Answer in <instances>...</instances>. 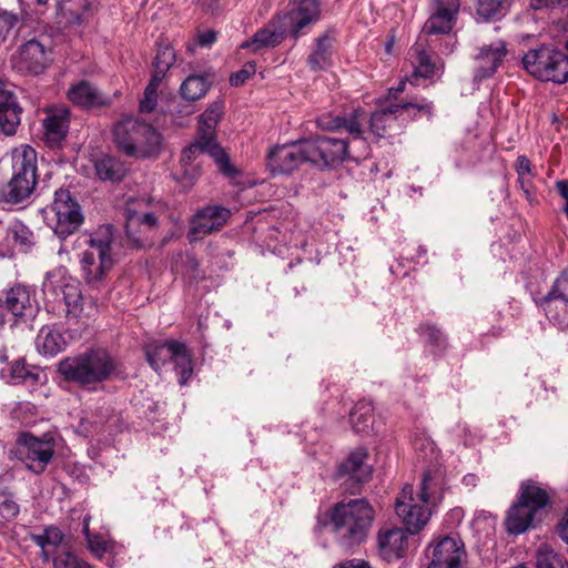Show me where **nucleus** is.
Returning a JSON list of instances; mask_svg holds the SVG:
<instances>
[{
    "instance_id": "obj_1",
    "label": "nucleus",
    "mask_w": 568,
    "mask_h": 568,
    "mask_svg": "<svg viewBox=\"0 0 568 568\" xmlns=\"http://www.w3.org/2000/svg\"><path fill=\"white\" fill-rule=\"evenodd\" d=\"M321 125L332 131L345 130L351 135V139L321 135L306 140L310 162L314 164L335 165L352 156V143H358L362 148L366 149L363 139V126L356 114L348 119L335 116L327 123L322 121Z\"/></svg>"
},
{
    "instance_id": "obj_2",
    "label": "nucleus",
    "mask_w": 568,
    "mask_h": 568,
    "mask_svg": "<svg viewBox=\"0 0 568 568\" xmlns=\"http://www.w3.org/2000/svg\"><path fill=\"white\" fill-rule=\"evenodd\" d=\"M439 484L429 473L424 474L419 490L414 493L412 485L406 484L396 499V514L409 534H417L430 518V506L439 500Z\"/></svg>"
},
{
    "instance_id": "obj_3",
    "label": "nucleus",
    "mask_w": 568,
    "mask_h": 568,
    "mask_svg": "<svg viewBox=\"0 0 568 568\" xmlns=\"http://www.w3.org/2000/svg\"><path fill=\"white\" fill-rule=\"evenodd\" d=\"M373 520L374 510L364 499L337 504L331 514L335 538L344 549L364 542Z\"/></svg>"
},
{
    "instance_id": "obj_4",
    "label": "nucleus",
    "mask_w": 568,
    "mask_h": 568,
    "mask_svg": "<svg viewBox=\"0 0 568 568\" xmlns=\"http://www.w3.org/2000/svg\"><path fill=\"white\" fill-rule=\"evenodd\" d=\"M87 245L81 255V275L84 282L99 287L114 265V234L111 225H103L93 233L81 237Z\"/></svg>"
},
{
    "instance_id": "obj_5",
    "label": "nucleus",
    "mask_w": 568,
    "mask_h": 568,
    "mask_svg": "<svg viewBox=\"0 0 568 568\" xmlns=\"http://www.w3.org/2000/svg\"><path fill=\"white\" fill-rule=\"evenodd\" d=\"M58 371L65 381L90 387L109 379L115 362L105 349H89L60 361Z\"/></svg>"
},
{
    "instance_id": "obj_6",
    "label": "nucleus",
    "mask_w": 568,
    "mask_h": 568,
    "mask_svg": "<svg viewBox=\"0 0 568 568\" xmlns=\"http://www.w3.org/2000/svg\"><path fill=\"white\" fill-rule=\"evenodd\" d=\"M12 175L0 187V207L7 204H20L27 200L37 183V152L30 145H20L11 152Z\"/></svg>"
},
{
    "instance_id": "obj_7",
    "label": "nucleus",
    "mask_w": 568,
    "mask_h": 568,
    "mask_svg": "<svg viewBox=\"0 0 568 568\" xmlns=\"http://www.w3.org/2000/svg\"><path fill=\"white\" fill-rule=\"evenodd\" d=\"M113 142L126 155L145 159L159 154L162 136L152 125L125 116L113 126Z\"/></svg>"
},
{
    "instance_id": "obj_8",
    "label": "nucleus",
    "mask_w": 568,
    "mask_h": 568,
    "mask_svg": "<svg viewBox=\"0 0 568 568\" xmlns=\"http://www.w3.org/2000/svg\"><path fill=\"white\" fill-rule=\"evenodd\" d=\"M549 503V496L545 489L534 481L523 483L519 498L510 509L506 518V528L509 534L519 535L532 527L538 513Z\"/></svg>"
},
{
    "instance_id": "obj_9",
    "label": "nucleus",
    "mask_w": 568,
    "mask_h": 568,
    "mask_svg": "<svg viewBox=\"0 0 568 568\" xmlns=\"http://www.w3.org/2000/svg\"><path fill=\"white\" fill-rule=\"evenodd\" d=\"M47 225L60 239H67L83 223V214L79 203L71 196L70 191L59 189L50 205L42 210Z\"/></svg>"
},
{
    "instance_id": "obj_10",
    "label": "nucleus",
    "mask_w": 568,
    "mask_h": 568,
    "mask_svg": "<svg viewBox=\"0 0 568 568\" xmlns=\"http://www.w3.org/2000/svg\"><path fill=\"white\" fill-rule=\"evenodd\" d=\"M526 71L540 81L568 82V55L550 47L529 50L523 58Z\"/></svg>"
},
{
    "instance_id": "obj_11",
    "label": "nucleus",
    "mask_w": 568,
    "mask_h": 568,
    "mask_svg": "<svg viewBox=\"0 0 568 568\" xmlns=\"http://www.w3.org/2000/svg\"><path fill=\"white\" fill-rule=\"evenodd\" d=\"M55 453L54 438L44 434L42 437H36L29 433H22L17 439V458L30 471L42 474L51 463Z\"/></svg>"
},
{
    "instance_id": "obj_12",
    "label": "nucleus",
    "mask_w": 568,
    "mask_h": 568,
    "mask_svg": "<svg viewBox=\"0 0 568 568\" xmlns=\"http://www.w3.org/2000/svg\"><path fill=\"white\" fill-rule=\"evenodd\" d=\"M52 62V50L42 40L33 38L22 43L12 55L13 68L22 74L43 73Z\"/></svg>"
},
{
    "instance_id": "obj_13",
    "label": "nucleus",
    "mask_w": 568,
    "mask_h": 568,
    "mask_svg": "<svg viewBox=\"0 0 568 568\" xmlns=\"http://www.w3.org/2000/svg\"><path fill=\"white\" fill-rule=\"evenodd\" d=\"M427 568H460L467 560L463 540L457 535H447L434 540L426 550Z\"/></svg>"
},
{
    "instance_id": "obj_14",
    "label": "nucleus",
    "mask_w": 568,
    "mask_h": 568,
    "mask_svg": "<svg viewBox=\"0 0 568 568\" xmlns=\"http://www.w3.org/2000/svg\"><path fill=\"white\" fill-rule=\"evenodd\" d=\"M304 162H310L306 140L273 148L267 155L266 165L273 174H286Z\"/></svg>"
},
{
    "instance_id": "obj_15",
    "label": "nucleus",
    "mask_w": 568,
    "mask_h": 568,
    "mask_svg": "<svg viewBox=\"0 0 568 568\" xmlns=\"http://www.w3.org/2000/svg\"><path fill=\"white\" fill-rule=\"evenodd\" d=\"M61 292L68 321L84 322L97 313L95 302L82 295L80 284L77 281L69 280L63 283Z\"/></svg>"
},
{
    "instance_id": "obj_16",
    "label": "nucleus",
    "mask_w": 568,
    "mask_h": 568,
    "mask_svg": "<svg viewBox=\"0 0 568 568\" xmlns=\"http://www.w3.org/2000/svg\"><path fill=\"white\" fill-rule=\"evenodd\" d=\"M231 216V211L222 205H207L200 209L191 220L190 236L201 239L220 231Z\"/></svg>"
},
{
    "instance_id": "obj_17",
    "label": "nucleus",
    "mask_w": 568,
    "mask_h": 568,
    "mask_svg": "<svg viewBox=\"0 0 568 568\" xmlns=\"http://www.w3.org/2000/svg\"><path fill=\"white\" fill-rule=\"evenodd\" d=\"M459 10L458 0H433V13L423 27L426 34H445L453 30Z\"/></svg>"
},
{
    "instance_id": "obj_18",
    "label": "nucleus",
    "mask_w": 568,
    "mask_h": 568,
    "mask_svg": "<svg viewBox=\"0 0 568 568\" xmlns=\"http://www.w3.org/2000/svg\"><path fill=\"white\" fill-rule=\"evenodd\" d=\"M290 7L285 20L292 37L297 39L305 27L318 20L321 3L320 0H290Z\"/></svg>"
},
{
    "instance_id": "obj_19",
    "label": "nucleus",
    "mask_w": 568,
    "mask_h": 568,
    "mask_svg": "<svg viewBox=\"0 0 568 568\" xmlns=\"http://www.w3.org/2000/svg\"><path fill=\"white\" fill-rule=\"evenodd\" d=\"M407 530L399 527H382L377 534L379 556L387 562L398 560L406 554L408 547Z\"/></svg>"
},
{
    "instance_id": "obj_20",
    "label": "nucleus",
    "mask_w": 568,
    "mask_h": 568,
    "mask_svg": "<svg viewBox=\"0 0 568 568\" xmlns=\"http://www.w3.org/2000/svg\"><path fill=\"white\" fill-rule=\"evenodd\" d=\"M204 153L214 159L222 173L226 175H232L234 173L225 151L216 143V141H209L207 139H203L200 134H197V138L193 143L182 151L181 162L189 164L196 159L199 154Z\"/></svg>"
},
{
    "instance_id": "obj_21",
    "label": "nucleus",
    "mask_w": 568,
    "mask_h": 568,
    "mask_svg": "<svg viewBox=\"0 0 568 568\" xmlns=\"http://www.w3.org/2000/svg\"><path fill=\"white\" fill-rule=\"evenodd\" d=\"M21 112L14 93L4 84L0 85V130L6 135H13L17 132Z\"/></svg>"
},
{
    "instance_id": "obj_22",
    "label": "nucleus",
    "mask_w": 568,
    "mask_h": 568,
    "mask_svg": "<svg viewBox=\"0 0 568 568\" xmlns=\"http://www.w3.org/2000/svg\"><path fill=\"white\" fill-rule=\"evenodd\" d=\"M506 54L507 49L504 41H497L490 45L481 47L478 54L475 57L478 63L475 78L481 80L493 75L503 63Z\"/></svg>"
},
{
    "instance_id": "obj_23",
    "label": "nucleus",
    "mask_w": 568,
    "mask_h": 568,
    "mask_svg": "<svg viewBox=\"0 0 568 568\" xmlns=\"http://www.w3.org/2000/svg\"><path fill=\"white\" fill-rule=\"evenodd\" d=\"M368 453L365 448L353 450L337 470V478L347 477L356 483H363L371 478L372 466L367 463Z\"/></svg>"
},
{
    "instance_id": "obj_24",
    "label": "nucleus",
    "mask_w": 568,
    "mask_h": 568,
    "mask_svg": "<svg viewBox=\"0 0 568 568\" xmlns=\"http://www.w3.org/2000/svg\"><path fill=\"white\" fill-rule=\"evenodd\" d=\"M14 317H31L37 312L36 301L31 298L30 291L26 286H14L6 293V298L0 305Z\"/></svg>"
},
{
    "instance_id": "obj_25",
    "label": "nucleus",
    "mask_w": 568,
    "mask_h": 568,
    "mask_svg": "<svg viewBox=\"0 0 568 568\" xmlns=\"http://www.w3.org/2000/svg\"><path fill=\"white\" fill-rule=\"evenodd\" d=\"M412 51L415 60L413 62L414 71L408 79L410 83H415L418 78L435 79L443 74L444 63L440 59L433 60L420 45H415Z\"/></svg>"
},
{
    "instance_id": "obj_26",
    "label": "nucleus",
    "mask_w": 568,
    "mask_h": 568,
    "mask_svg": "<svg viewBox=\"0 0 568 568\" xmlns=\"http://www.w3.org/2000/svg\"><path fill=\"white\" fill-rule=\"evenodd\" d=\"M69 129V110L50 109L43 119L44 136L48 143L58 144L65 136Z\"/></svg>"
},
{
    "instance_id": "obj_27",
    "label": "nucleus",
    "mask_w": 568,
    "mask_h": 568,
    "mask_svg": "<svg viewBox=\"0 0 568 568\" xmlns=\"http://www.w3.org/2000/svg\"><path fill=\"white\" fill-rule=\"evenodd\" d=\"M68 346L67 339L57 326L41 327L36 337V347L44 356L53 357Z\"/></svg>"
},
{
    "instance_id": "obj_28",
    "label": "nucleus",
    "mask_w": 568,
    "mask_h": 568,
    "mask_svg": "<svg viewBox=\"0 0 568 568\" xmlns=\"http://www.w3.org/2000/svg\"><path fill=\"white\" fill-rule=\"evenodd\" d=\"M68 98L72 103L82 108L100 106L109 103L108 98L88 81H80L72 85L68 91Z\"/></svg>"
},
{
    "instance_id": "obj_29",
    "label": "nucleus",
    "mask_w": 568,
    "mask_h": 568,
    "mask_svg": "<svg viewBox=\"0 0 568 568\" xmlns=\"http://www.w3.org/2000/svg\"><path fill=\"white\" fill-rule=\"evenodd\" d=\"M148 206V202L143 199L130 201L126 205V231L130 234L131 230L136 225H143L145 229L151 230L156 225L158 217L143 209Z\"/></svg>"
},
{
    "instance_id": "obj_30",
    "label": "nucleus",
    "mask_w": 568,
    "mask_h": 568,
    "mask_svg": "<svg viewBox=\"0 0 568 568\" xmlns=\"http://www.w3.org/2000/svg\"><path fill=\"white\" fill-rule=\"evenodd\" d=\"M224 113V102L216 100L201 114L199 134L209 141H215V128Z\"/></svg>"
},
{
    "instance_id": "obj_31",
    "label": "nucleus",
    "mask_w": 568,
    "mask_h": 568,
    "mask_svg": "<svg viewBox=\"0 0 568 568\" xmlns=\"http://www.w3.org/2000/svg\"><path fill=\"white\" fill-rule=\"evenodd\" d=\"M172 357L180 385H185L193 374L192 356L184 343L175 341L172 344Z\"/></svg>"
},
{
    "instance_id": "obj_32",
    "label": "nucleus",
    "mask_w": 568,
    "mask_h": 568,
    "mask_svg": "<svg viewBox=\"0 0 568 568\" xmlns=\"http://www.w3.org/2000/svg\"><path fill=\"white\" fill-rule=\"evenodd\" d=\"M175 339L166 342L153 341L145 345L144 353L148 363L155 371L159 372L172 357V344Z\"/></svg>"
},
{
    "instance_id": "obj_33",
    "label": "nucleus",
    "mask_w": 568,
    "mask_h": 568,
    "mask_svg": "<svg viewBox=\"0 0 568 568\" xmlns=\"http://www.w3.org/2000/svg\"><path fill=\"white\" fill-rule=\"evenodd\" d=\"M95 172L102 181L116 182L124 178L126 168L112 156H102L95 162Z\"/></svg>"
},
{
    "instance_id": "obj_34",
    "label": "nucleus",
    "mask_w": 568,
    "mask_h": 568,
    "mask_svg": "<svg viewBox=\"0 0 568 568\" xmlns=\"http://www.w3.org/2000/svg\"><path fill=\"white\" fill-rule=\"evenodd\" d=\"M373 412L372 403L365 400L356 403L349 416L356 433H367L373 427Z\"/></svg>"
},
{
    "instance_id": "obj_35",
    "label": "nucleus",
    "mask_w": 568,
    "mask_h": 568,
    "mask_svg": "<svg viewBox=\"0 0 568 568\" xmlns=\"http://www.w3.org/2000/svg\"><path fill=\"white\" fill-rule=\"evenodd\" d=\"M210 89V82L204 75L191 74L180 87V93L187 101H196L203 98Z\"/></svg>"
},
{
    "instance_id": "obj_36",
    "label": "nucleus",
    "mask_w": 568,
    "mask_h": 568,
    "mask_svg": "<svg viewBox=\"0 0 568 568\" xmlns=\"http://www.w3.org/2000/svg\"><path fill=\"white\" fill-rule=\"evenodd\" d=\"M398 115L396 104L375 111L371 116V131L378 138L385 136L387 129L392 126Z\"/></svg>"
},
{
    "instance_id": "obj_37",
    "label": "nucleus",
    "mask_w": 568,
    "mask_h": 568,
    "mask_svg": "<svg viewBox=\"0 0 568 568\" xmlns=\"http://www.w3.org/2000/svg\"><path fill=\"white\" fill-rule=\"evenodd\" d=\"M284 39V32L277 30L275 26H267L261 30H258L251 42H245L242 47L248 48L253 47L254 50H260L262 48L275 47L280 44Z\"/></svg>"
},
{
    "instance_id": "obj_38",
    "label": "nucleus",
    "mask_w": 568,
    "mask_h": 568,
    "mask_svg": "<svg viewBox=\"0 0 568 568\" xmlns=\"http://www.w3.org/2000/svg\"><path fill=\"white\" fill-rule=\"evenodd\" d=\"M541 305L551 323L564 329L568 327V301L542 300Z\"/></svg>"
},
{
    "instance_id": "obj_39",
    "label": "nucleus",
    "mask_w": 568,
    "mask_h": 568,
    "mask_svg": "<svg viewBox=\"0 0 568 568\" xmlns=\"http://www.w3.org/2000/svg\"><path fill=\"white\" fill-rule=\"evenodd\" d=\"M535 558L536 568H568L567 560L547 544L537 548Z\"/></svg>"
},
{
    "instance_id": "obj_40",
    "label": "nucleus",
    "mask_w": 568,
    "mask_h": 568,
    "mask_svg": "<svg viewBox=\"0 0 568 568\" xmlns=\"http://www.w3.org/2000/svg\"><path fill=\"white\" fill-rule=\"evenodd\" d=\"M331 57V40L328 36H322L316 41V48L308 57V64L313 70L324 69Z\"/></svg>"
},
{
    "instance_id": "obj_41",
    "label": "nucleus",
    "mask_w": 568,
    "mask_h": 568,
    "mask_svg": "<svg viewBox=\"0 0 568 568\" xmlns=\"http://www.w3.org/2000/svg\"><path fill=\"white\" fill-rule=\"evenodd\" d=\"M33 540L41 547L43 559L48 561V547H58L63 540V534L58 527L51 526L45 528L41 535L34 536Z\"/></svg>"
},
{
    "instance_id": "obj_42",
    "label": "nucleus",
    "mask_w": 568,
    "mask_h": 568,
    "mask_svg": "<svg viewBox=\"0 0 568 568\" xmlns=\"http://www.w3.org/2000/svg\"><path fill=\"white\" fill-rule=\"evenodd\" d=\"M396 108L398 109L399 115L407 113L414 118L417 116V114H425L430 118L433 113V102L425 98H414L410 101L397 103Z\"/></svg>"
},
{
    "instance_id": "obj_43",
    "label": "nucleus",
    "mask_w": 568,
    "mask_h": 568,
    "mask_svg": "<svg viewBox=\"0 0 568 568\" xmlns=\"http://www.w3.org/2000/svg\"><path fill=\"white\" fill-rule=\"evenodd\" d=\"M40 372L29 368L23 359H18L11 365L10 377L14 384L31 382L36 384L40 381Z\"/></svg>"
},
{
    "instance_id": "obj_44",
    "label": "nucleus",
    "mask_w": 568,
    "mask_h": 568,
    "mask_svg": "<svg viewBox=\"0 0 568 568\" xmlns=\"http://www.w3.org/2000/svg\"><path fill=\"white\" fill-rule=\"evenodd\" d=\"M9 234L12 236L14 243L20 245V248L24 252L30 250L34 244L33 233L21 222L12 223L9 227Z\"/></svg>"
},
{
    "instance_id": "obj_45",
    "label": "nucleus",
    "mask_w": 568,
    "mask_h": 568,
    "mask_svg": "<svg viewBox=\"0 0 568 568\" xmlns=\"http://www.w3.org/2000/svg\"><path fill=\"white\" fill-rule=\"evenodd\" d=\"M19 16L0 8V42L6 41L19 24Z\"/></svg>"
},
{
    "instance_id": "obj_46",
    "label": "nucleus",
    "mask_w": 568,
    "mask_h": 568,
    "mask_svg": "<svg viewBox=\"0 0 568 568\" xmlns=\"http://www.w3.org/2000/svg\"><path fill=\"white\" fill-rule=\"evenodd\" d=\"M89 550L97 557L102 558L105 554L112 552L114 542L100 534H95L87 540Z\"/></svg>"
},
{
    "instance_id": "obj_47",
    "label": "nucleus",
    "mask_w": 568,
    "mask_h": 568,
    "mask_svg": "<svg viewBox=\"0 0 568 568\" xmlns=\"http://www.w3.org/2000/svg\"><path fill=\"white\" fill-rule=\"evenodd\" d=\"M175 59V51L172 47L161 45L156 51V55L153 61V67L156 70L168 72V70L174 64Z\"/></svg>"
},
{
    "instance_id": "obj_48",
    "label": "nucleus",
    "mask_w": 568,
    "mask_h": 568,
    "mask_svg": "<svg viewBox=\"0 0 568 568\" xmlns=\"http://www.w3.org/2000/svg\"><path fill=\"white\" fill-rule=\"evenodd\" d=\"M53 568H93L87 561L70 551H63L53 558Z\"/></svg>"
},
{
    "instance_id": "obj_49",
    "label": "nucleus",
    "mask_w": 568,
    "mask_h": 568,
    "mask_svg": "<svg viewBox=\"0 0 568 568\" xmlns=\"http://www.w3.org/2000/svg\"><path fill=\"white\" fill-rule=\"evenodd\" d=\"M19 514V506L12 495L0 489V516L4 519H13Z\"/></svg>"
},
{
    "instance_id": "obj_50",
    "label": "nucleus",
    "mask_w": 568,
    "mask_h": 568,
    "mask_svg": "<svg viewBox=\"0 0 568 568\" xmlns=\"http://www.w3.org/2000/svg\"><path fill=\"white\" fill-rule=\"evenodd\" d=\"M542 300L568 301V272H564L554 283L551 290Z\"/></svg>"
},
{
    "instance_id": "obj_51",
    "label": "nucleus",
    "mask_w": 568,
    "mask_h": 568,
    "mask_svg": "<svg viewBox=\"0 0 568 568\" xmlns=\"http://www.w3.org/2000/svg\"><path fill=\"white\" fill-rule=\"evenodd\" d=\"M414 447L417 452H419L420 457L426 458H435L437 455L436 446L434 442L427 437H416L414 440Z\"/></svg>"
},
{
    "instance_id": "obj_52",
    "label": "nucleus",
    "mask_w": 568,
    "mask_h": 568,
    "mask_svg": "<svg viewBox=\"0 0 568 568\" xmlns=\"http://www.w3.org/2000/svg\"><path fill=\"white\" fill-rule=\"evenodd\" d=\"M256 72V65L254 62H246L243 68L233 73L230 77V83L233 87H239L245 83L247 79H250Z\"/></svg>"
},
{
    "instance_id": "obj_53",
    "label": "nucleus",
    "mask_w": 568,
    "mask_h": 568,
    "mask_svg": "<svg viewBox=\"0 0 568 568\" xmlns=\"http://www.w3.org/2000/svg\"><path fill=\"white\" fill-rule=\"evenodd\" d=\"M506 0H478L477 12L484 18L495 16Z\"/></svg>"
},
{
    "instance_id": "obj_54",
    "label": "nucleus",
    "mask_w": 568,
    "mask_h": 568,
    "mask_svg": "<svg viewBox=\"0 0 568 568\" xmlns=\"http://www.w3.org/2000/svg\"><path fill=\"white\" fill-rule=\"evenodd\" d=\"M422 335L430 343L442 345L445 342L442 331L432 324H425L420 327Z\"/></svg>"
},
{
    "instance_id": "obj_55",
    "label": "nucleus",
    "mask_w": 568,
    "mask_h": 568,
    "mask_svg": "<svg viewBox=\"0 0 568 568\" xmlns=\"http://www.w3.org/2000/svg\"><path fill=\"white\" fill-rule=\"evenodd\" d=\"M158 102V92L150 91V89L145 88L144 97L140 102V111L144 113H150L154 110Z\"/></svg>"
},
{
    "instance_id": "obj_56",
    "label": "nucleus",
    "mask_w": 568,
    "mask_h": 568,
    "mask_svg": "<svg viewBox=\"0 0 568 568\" xmlns=\"http://www.w3.org/2000/svg\"><path fill=\"white\" fill-rule=\"evenodd\" d=\"M532 166L529 159L525 155H520L516 161V172L519 178L521 176H531Z\"/></svg>"
},
{
    "instance_id": "obj_57",
    "label": "nucleus",
    "mask_w": 568,
    "mask_h": 568,
    "mask_svg": "<svg viewBox=\"0 0 568 568\" xmlns=\"http://www.w3.org/2000/svg\"><path fill=\"white\" fill-rule=\"evenodd\" d=\"M165 73L166 72H164V71L154 69L153 74H152L146 88L150 89V91L158 92V88H159L160 83L162 82V80L164 79Z\"/></svg>"
},
{
    "instance_id": "obj_58",
    "label": "nucleus",
    "mask_w": 568,
    "mask_h": 568,
    "mask_svg": "<svg viewBox=\"0 0 568 568\" xmlns=\"http://www.w3.org/2000/svg\"><path fill=\"white\" fill-rule=\"evenodd\" d=\"M518 183L524 191L526 199L531 201L534 195L531 179L529 176H518Z\"/></svg>"
},
{
    "instance_id": "obj_59",
    "label": "nucleus",
    "mask_w": 568,
    "mask_h": 568,
    "mask_svg": "<svg viewBox=\"0 0 568 568\" xmlns=\"http://www.w3.org/2000/svg\"><path fill=\"white\" fill-rule=\"evenodd\" d=\"M557 534L566 544H568V511L558 523Z\"/></svg>"
},
{
    "instance_id": "obj_60",
    "label": "nucleus",
    "mask_w": 568,
    "mask_h": 568,
    "mask_svg": "<svg viewBox=\"0 0 568 568\" xmlns=\"http://www.w3.org/2000/svg\"><path fill=\"white\" fill-rule=\"evenodd\" d=\"M216 41V33L212 30H206L199 34V44L209 47Z\"/></svg>"
},
{
    "instance_id": "obj_61",
    "label": "nucleus",
    "mask_w": 568,
    "mask_h": 568,
    "mask_svg": "<svg viewBox=\"0 0 568 568\" xmlns=\"http://www.w3.org/2000/svg\"><path fill=\"white\" fill-rule=\"evenodd\" d=\"M336 568H372L366 561L352 559L339 564Z\"/></svg>"
},
{
    "instance_id": "obj_62",
    "label": "nucleus",
    "mask_w": 568,
    "mask_h": 568,
    "mask_svg": "<svg viewBox=\"0 0 568 568\" xmlns=\"http://www.w3.org/2000/svg\"><path fill=\"white\" fill-rule=\"evenodd\" d=\"M556 190L559 195L568 202V181L561 180L556 182Z\"/></svg>"
},
{
    "instance_id": "obj_63",
    "label": "nucleus",
    "mask_w": 568,
    "mask_h": 568,
    "mask_svg": "<svg viewBox=\"0 0 568 568\" xmlns=\"http://www.w3.org/2000/svg\"><path fill=\"white\" fill-rule=\"evenodd\" d=\"M405 84L406 82L405 81H400L399 84L395 88H390L388 90V97L389 98H393V99H397V97L404 92L405 90Z\"/></svg>"
},
{
    "instance_id": "obj_64",
    "label": "nucleus",
    "mask_w": 568,
    "mask_h": 568,
    "mask_svg": "<svg viewBox=\"0 0 568 568\" xmlns=\"http://www.w3.org/2000/svg\"><path fill=\"white\" fill-rule=\"evenodd\" d=\"M90 520H91V517L89 515H87L82 521V532L85 537V540H88L90 537H92L94 535L90 530Z\"/></svg>"
}]
</instances>
